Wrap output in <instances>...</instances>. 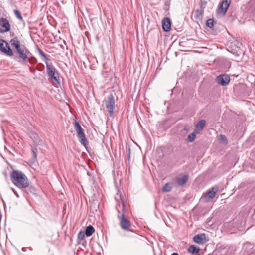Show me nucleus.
Returning <instances> with one entry per match:
<instances>
[{"label":"nucleus","instance_id":"11","mask_svg":"<svg viewBox=\"0 0 255 255\" xmlns=\"http://www.w3.org/2000/svg\"><path fill=\"white\" fill-rule=\"evenodd\" d=\"M230 80L229 76L227 74H222L219 75L216 78L217 83L221 86L227 85Z\"/></svg>","mask_w":255,"mask_h":255},{"label":"nucleus","instance_id":"7","mask_svg":"<svg viewBox=\"0 0 255 255\" xmlns=\"http://www.w3.org/2000/svg\"><path fill=\"white\" fill-rule=\"evenodd\" d=\"M0 51L9 57L13 56L14 54L9 44L2 39H0Z\"/></svg>","mask_w":255,"mask_h":255},{"label":"nucleus","instance_id":"17","mask_svg":"<svg viewBox=\"0 0 255 255\" xmlns=\"http://www.w3.org/2000/svg\"><path fill=\"white\" fill-rule=\"evenodd\" d=\"M218 187H213L211 189L209 190V191L207 193V196L209 198H213L216 192L218 191Z\"/></svg>","mask_w":255,"mask_h":255},{"label":"nucleus","instance_id":"15","mask_svg":"<svg viewBox=\"0 0 255 255\" xmlns=\"http://www.w3.org/2000/svg\"><path fill=\"white\" fill-rule=\"evenodd\" d=\"M206 121L205 120H201L198 122L196 125V129L194 132L198 133L199 131L202 130L204 128Z\"/></svg>","mask_w":255,"mask_h":255},{"label":"nucleus","instance_id":"6","mask_svg":"<svg viewBox=\"0 0 255 255\" xmlns=\"http://www.w3.org/2000/svg\"><path fill=\"white\" fill-rule=\"evenodd\" d=\"M31 138L33 140L34 145L35 147H32L31 152L32 153V159L33 161L36 160L37 159V149L36 146L39 145L42 142V140L40 139L39 135L35 133H32L30 135Z\"/></svg>","mask_w":255,"mask_h":255},{"label":"nucleus","instance_id":"1","mask_svg":"<svg viewBox=\"0 0 255 255\" xmlns=\"http://www.w3.org/2000/svg\"><path fill=\"white\" fill-rule=\"evenodd\" d=\"M12 47L15 49V57L24 63H27L29 59L28 55L30 54L29 50L25 45L22 44L17 36H15L10 40Z\"/></svg>","mask_w":255,"mask_h":255},{"label":"nucleus","instance_id":"12","mask_svg":"<svg viewBox=\"0 0 255 255\" xmlns=\"http://www.w3.org/2000/svg\"><path fill=\"white\" fill-rule=\"evenodd\" d=\"M162 28L164 31L168 32L171 29V20L169 18H164L162 20Z\"/></svg>","mask_w":255,"mask_h":255},{"label":"nucleus","instance_id":"22","mask_svg":"<svg viewBox=\"0 0 255 255\" xmlns=\"http://www.w3.org/2000/svg\"><path fill=\"white\" fill-rule=\"evenodd\" d=\"M196 138V135L194 132L190 134L188 136V140L189 142H192L195 140Z\"/></svg>","mask_w":255,"mask_h":255},{"label":"nucleus","instance_id":"4","mask_svg":"<svg viewBox=\"0 0 255 255\" xmlns=\"http://www.w3.org/2000/svg\"><path fill=\"white\" fill-rule=\"evenodd\" d=\"M123 213L121 215H118V218L120 221V225L122 229L126 231H130L131 223L130 221L125 216V207L124 203H122Z\"/></svg>","mask_w":255,"mask_h":255},{"label":"nucleus","instance_id":"20","mask_svg":"<svg viewBox=\"0 0 255 255\" xmlns=\"http://www.w3.org/2000/svg\"><path fill=\"white\" fill-rule=\"evenodd\" d=\"M204 11L202 9H197L195 12V17L197 19H200L202 18Z\"/></svg>","mask_w":255,"mask_h":255},{"label":"nucleus","instance_id":"8","mask_svg":"<svg viewBox=\"0 0 255 255\" xmlns=\"http://www.w3.org/2000/svg\"><path fill=\"white\" fill-rule=\"evenodd\" d=\"M106 108L108 111L109 116L112 117L114 114V109L115 108V99L113 94H110L105 101Z\"/></svg>","mask_w":255,"mask_h":255},{"label":"nucleus","instance_id":"19","mask_svg":"<svg viewBox=\"0 0 255 255\" xmlns=\"http://www.w3.org/2000/svg\"><path fill=\"white\" fill-rule=\"evenodd\" d=\"M94 231L95 229L94 227L92 225H89L86 227L85 233L87 237H90Z\"/></svg>","mask_w":255,"mask_h":255},{"label":"nucleus","instance_id":"3","mask_svg":"<svg viewBox=\"0 0 255 255\" xmlns=\"http://www.w3.org/2000/svg\"><path fill=\"white\" fill-rule=\"evenodd\" d=\"M46 67L47 76L53 81L54 83L59 84L60 82L59 73L55 68L52 64H49L48 62H46Z\"/></svg>","mask_w":255,"mask_h":255},{"label":"nucleus","instance_id":"21","mask_svg":"<svg viewBox=\"0 0 255 255\" xmlns=\"http://www.w3.org/2000/svg\"><path fill=\"white\" fill-rule=\"evenodd\" d=\"M37 51H38V53L42 57L44 58L45 61V63L46 62H48V60H49V59L46 57V55L45 54V53L38 47H37Z\"/></svg>","mask_w":255,"mask_h":255},{"label":"nucleus","instance_id":"23","mask_svg":"<svg viewBox=\"0 0 255 255\" xmlns=\"http://www.w3.org/2000/svg\"><path fill=\"white\" fill-rule=\"evenodd\" d=\"M171 190V187L169 185L168 183H166L163 187L162 191L164 192H167L170 191Z\"/></svg>","mask_w":255,"mask_h":255},{"label":"nucleus","instance_id":"29","mask_svg":"<svg viewBox=\"0 0 255 255\" xmlns=\"http://www.w3.org/2000/svg\"><path fill=\"white\" fill-rule=\"evenodd\" d=\"M11 190L13 192V193L15 195V196L17 198H19V195L18 193H17V192L15 189H14L13 188H11Z\"/></svg>","mask_w":255,"mask_h":255},{"label":"nucleus","instance_id":"16","mask_svg":"<svg viewBox=\"0 0 255 255\" xmlns=\"http://www.w3.org/2000/svg\"><path fill=\"white\" fill-rule=\"evenodd\" d=\"M24 191L23 194L25 196L26 194H28L29 193L34 194L36 193V189L32 186L29 185L28 187L26 189L23 190Z\"/></svg>","mask_w":255,"mask_h":255},{"label":"nucleus","instance_id":"14","mask_svg":"<svg viewBox=\"0 0 255 255\" xmlns=\"http://www.w3.org/2000/svg\"><path fill=\"white\" fill-rule=\"evenodd\" d=\"M189 176L187 174H186L183 175V176L181 178L180 177H176L175 179L176 183L180 185L183 186L187 182L188 180Z\"/></svg>","mask_w":255,"mask_h":255},{"label":"nucleus","instance_id":"32","mask_svg":"<svg viewBox=\"0 0 255 255\" xmlns=\"http://www.w3.org/2000/svg\"><path fill=\"white\" fill-rule=\"evenodd\" d=\"M188 129H189V127H188V126H185V127H184V130H185V131H188Z\"/></svg>","mask_w":255,"mask_h":255},{"label":"nucleus","instance_id":"33","mask_svg":"<svg viewBox=\"0 0 255 255\" xmlns=\"http://www.w3.org/2000/svg\"><path fill=\"white\" fill-rule=\"evenodd\" d=\"M171 255H179L177 253H173L171 254Z\"/></svg>","mask_w":255,"mask_h":255},{"label":"nucleus","instance_id":"2","mask_svg":"<svg viewBox=\"0 0 255 255\" xmlns=\"http://www.w3.org/2000/svg\"><path fill=\"white\" fill-rule=\"evenodd\" d=\"M12 183L19 189L23 190L28 187L29 181L26 175L18 170H14L10 173Z\"/></svg>","mask_w":255,"mask_h":255},{"label":"nucleus","instance_id":"9","mask_svg":"<svg viewBox=\"0 0 255 255\" xmlns=\"http://www.w3.org/2000/svg\"><path fill=\"white\" fill-rule=\"evenodd\" d=\"M10 30V25L8 20L2 17L0 18V33H3L7 32Z\"/></svg>","mask_w":255,"mask_h":255},{"label":"nucleus","instance_id":"24","mask_svg":"<svg viewBox=\"0 0 255 255\" xmlns=\"http://www.w3.org/2000/svg\"><path fill=\"white\" fill-rule=\"evenodd\" d=\"M14 13L16 17L20 20H23V18L21 15L20 12L17 9L14 10Z\"/></svg>","mask_w":255,"mask_h":255},{"label":"nucleus","instance_id":"13","mask_svg":"<svg viewBox=\"0 0 255 255\" xmlns=\"http://www.w3.org/2000/svg\"><path fill=\"white\" fill-rule=\"evenodd\" d=\"M193 241L198 244H203L206 242L208 240L206 239L205 234H197L193 237Z\"/></svg>","mask_w":255,"mask_h":255},{"label":"nucleus","instance_id":"25","mask_svg":"<svg viewBox=\"0 0 255 255\" xmlns=\"http://www.w3.org/2000/svg\"><path fill=\"white\" fill-rule=\"evenodd\" d=\"M206 26L209 28H212L214 26V20L213 19H209L206 21Z\"/></svg>","mask_w":255,"mask_h":255},{"label":"nucleus","instance_id":"26","mask_svg":"<svg viewBox=\"0 0 255 255\" xmlns=\"http://www.w3.org/2000/svg\"><path fill=\"white\" fill-rule=\"evenodd\" d=\"M85 233L84 232L80 231L78 234L77 239L79 241H82L85 238Z\"/></svg>","mask_w":255,"mask_h":255},{"label":"nucleus","instance_id":"5","mask_svg":"<svg viewBox=\"0 0 255 255\" xmlns=\"http://www.w3.org/2000/svg\"><path fill=\"white\" fill-rule=\"evenodd\" d=\"M74 128L75 130L77 131L79 142L84 146H86L87 144V141L84 132V130L81 127L79 122L77 121H75Z\"/></svg>","mask_w":255,"mask_h":255},{"label":"nucleus","instance_id":"28","mask_svg":"<svg viewBox=\"0 0 255 255\" xmlns=\"http://www.w3.org/2000/svg\"><path fill=\"white\" fill-rule=\"evenodd\" d=\"M130 148L129 147L128 149L127 148V156L128 157V159H130Z\"/></svg>","mask_w":255,"mask_h":255},{"label":"nucleus","instance_id":"30","mask_svg":"<svg viewBox=\"0 0 255 255\" xmlns=\"http://www.w3.org/2000/svg\"><path fill=\"white\" fill-rule=\"evenodd\" d=\"M232 53L236 57H239L241 54V52H240V53H239L237 51L236 52H232Z\"/></svg>","mask_w":255,"mask_h":255},{"label":"nucleus","instance_id":"31","mask_svg":"<svg viewBox=\"0 0 255 255\" xmlns=\"http://www.w3.org/2000/svg\"><path fill=\"white\" fill-rule=\"evenodd\" d=\"M205 7V5H204L203 3L200 4V7L199 9H202L204 11V9Z\"/></svg>","mask_w":255,"mask_h":255},{"label":"nucleus","instance_id":"27","mask_svg":"<svg viewBox=\"0 0 255 255\" xmlns=\"http://www.w3.org/2000/svg\"><path fill=\"white\" fill-rule=\"evenodd\" d=\"M219 139L220 141H227V139L224 135H220L219 136Z\"/></svg>","mask_w":255,"mask_h":255},{"label":"nucleus","instance_id":"18","mask_svg":"<svg viewBox=\"0 0 255 255\" xmlns=\"http://www.w3.org/2000/svg\"><path fill=\"white\" fill-rule=\"evenodd\" d=\"M199 251L200 248L195 245H191L188 249V252L192 254L198 253Z\"/></svg>","mask_w":255,"mask_h":255},{"label":"nucleus","instance_id":"10","mask_svg":"<svg viewBox=\"0 0 255 255\" xmlns=\"http://www.w3.org/2000/svg\"><path fill=\"white\" fill-rule=\"evenodd\" d=\"M230 1L228 0H223L220 4L217 12L219 14L224 15L226 13L227 10L230 5Z\"/></svg>","mask_w":255,"mask_h":255}]
</instances>
